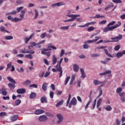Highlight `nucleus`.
I'll return each mask as SVG.
<instances>
[{"label":"nucleus","mask_w":125,"mask_h":125,"mask_svg":"<svg viewBox=\"0 0 125 125\" xmlns=\"http://www.w3.org/2000/svg\"><path fill=\"white\" fill-rule=\"evenodd\" d=\"M71 10H68L66 11V17H69V18H71V19H69L68 20H65L64 21V22L65 23L67 22H72V21H75V20H76V18H77V17H80L81 16V15H75V14H70L71 13Z\"/></svg>","instance_id":"obj_1"},{"label":"nucleus","mask_w":125,"mask_h":125,"mask_svg":"<svg viewBox=\"0 0 125 125\" xmlns=\"http://www.w3.org/2000/svg\"><path fill=\"white\" fill-rule=\"evenodd\" d=\"M122 25V23L120 21L118 22V24H115L113 26H107L105 28L103 29L104 33H106L107 32H110L111 31H113L114 29L118 28V27H120Z\"/></svg>","instance_id":"obj_2"},{"label":"nucleus","mask_w":125,"mask_h":125,"mask_svg":"<svg viewBox=\"0 0 125 125\" xmlns=\"http://www.w3.org/2000/svg\"><path fill=\"white\" fill-rule=\"evenodd\" d=\"M56 69L58 72H60L59 78H61V77H62V74L63 73V70H62L61 64L58 63L56 66Z\"/></svg>","instance_id":"obj_3"},{"label":"nucleus","mask_w":125,"mask_h":125,"mask_svg":"<svg viewBox=\"0 0 125 125\" xmlns=\"http://www.w3.org/2000/svg\"><path fill=\"white\" fill-rule=\"evenodd\" d=\"M56 117L58 119L57 124H58V125H60V124H61L62 122H63L64 118L63 117V116H62V114H57Z\"/></svg>","instance_id":"obj_4"},{"label":"nucleus","mask_w":125,"mask_h":125,"mask_svg":"<svg viewBox=\"0 0 125 125\" xmlns=\"http://www.w3.org/2000/svg\"><path fill=\"white\" fill-rule=\"evenodd\" d=\"M95 39L92 40H88L87 41L85 42V43H92L93 42H96L97 41H99V40H101V37L100 36H96L95 37Z\"/></svg>","instance_id":"obj_5"},{"label":"nucleus","mask_w":125,"mask_h":125,"mask_svg":"<svg viewBox=\"0 0 125 125\" xmlns=\"http://www.w3.org/2000/svg\"><path fill=\"white\" fill-rule=\"evenodd\" d=\"M123 39V36L120 34L119 36L114 37V38H111V40H114V41H112V42H119L120 40Z\"/></svg>","instance_id":"obj_6"},{"label":"nucleus","mask_w":125,"mask_h":125,"mask_svg":"<svg viewBox=\"0 0 125 125\" xmlns=\"http://www.w3.org/2000/svg\"><path fill=\"white\" fill-rule=\"evenodd\" d=\"M72 105H77V99H76V98L74 97L72 99V100L70 101V103L69 104V108L72 107Z\"/></svg>","instance_id":"obj_7"},{"label":"nucleus","mask_w":125,"mask_h":125,"mask_svg":"<svg viewBox=\"0 0 125 125\" xmlns=\"http://www.w3.org/2000/svg\"><path fill=\"white\" fill-rule=\"evenodd\" d=\"M35 36V33H32L28 38L25 37L24 39V42L25 43L27 44L28 42H29V41L31 40Z\"/></svg>","instance_id":"obj_8"},{"label":"nucleus","mask_w":125,"mask_h":125,"mask_svg":"<svg viewBox=\"0 0 125 125\" xmlns=\"http://www.w3.org/2000/svg\"><path fill=\"white\" fill-rule=\"evenodd\" d=\"M23 8H24V7L23 6L20 7L17 9V11L14 10L11 12V15L16 14L17 12H19L20 11H21V10H22V9H23Z\"/></svg>","instance_id":"obj_9"},{"label":"nucleus","mask_w":125,"mask_h":125,"mask_svg":"<svg viewBox=\"0 0 125 125\" xmlns=\"http://www.w3.org/2000/svg\"><path fill=\"white\" fill-rule=\"evenodd\" d=\"M17 92L18 94H24L26 92V89L25 88H20L17 90Z\"/></svg>","instance_id":"obj_10"},{"label":"nucleus","mask_w":125,"mask_h":125,"mask_svg":"<svg viewBox=\"0 0 125 125\" xmlns=\"http://www.w3.org/2000/svg\"><path fill=\"white\" fill-rule=\"evenodd\" d=\"M20 52L21 53H30V54H35V51H26L24 49V50L21 49Z\"/></svg>","instance_id":"obj_11"},{"label":"nucleus","mask_w":125,"mask_h":125,"mask_svg":"<svg viewBox=\"0 0 125 125\" xmlns=\"http://www.w3.org/2000/svg\"><path fill=\"white\" fill-rule=\"evenodd\" d=\"M39 120L40 121V122H45V121L47 120V117H46L45 115H42L39 117Z\"/></svg>","instance_id":"obj_12"},{"label":"nucleus","mask_w":125,"mask_h":125,"mask_svg":"<svg viewBox=\"0 0 125 125\" xmlns=\"http://www.w3.org/2000/svg\"><path fill=\"white\" fill-rule=\"evenodd\" d=\"M93 84L95 85H98L99 84H101L102 83H104V82H102L101 81H99L98 80H94L93 82Z\"/></svg>","instance_id":"obj_13"},{"label":"nucleus","mask_w":125,"mask_h":125,"mask_svg":"<svg viewBox=\"0 0 125 125\" xmlns=\"http://www.w3.org/2000/svg\"><path fill=\"white\" fill-rule=\"evenodd\" d=\"M52 57V64L53 65H55V63H57V57H56V55H53Z\"/></svg>","instance_id":"obj_14"},{"label":"nucleus","mask_w":125,"mask_h":125,"mask_svg":"<svg viewBox=\"0 0 125 125\" xmlns=\"http://www.w3.org/2000/svg\"><path fill=\"white\" fill-rule=\"evenodd\" d=\"M17 119H18V115H13L10 117V121L12 122H15V121H17Z\"/></svg>","instance_id":"obj_15"},{"label":"nucleus","mask_w":125,"mask_h":125,"mask_svg":"<svg viewBox=\"0 0 125 125\" xmlns=\"http://www.w3.org/2000/svg\"><path fill=\"white\" fill-rule=\"evenodd\" d=\"M41 103H47V99H46L45 96H44L41 98Z\"/></svg>","instance_id":"obj_16"},{"label":"nucleus","mask_w":125,"mask_h":125,"mask_svg":"<svg viewBox=\"0 0 125 125\" xmlns=\"http://www.w3.org/2000/svg\"><path fill=\"white\" fill-rule=\"evenodd\" d=\"M2 89V95H7V92L6 91V88H5V87L4 86H2L1 87Z\"/></svg>","instance_id":"obj_17"},{"label":"nucleus","mask_w":125,"mask_h":125,"mask_svg":"<svg viewBox=\"0 0 125 125\" xmlns=\"http://www.w3.org/2000/svg\"><path fill=\"white\" fill-rule=\"evenodd\" d=\"M63 5V2H58L55 3L51 5L52 7H55V6H61Z\"/></svg>","instance_id":"obj_18"},{"label":"nucleus","mask_w":125,"mask_h":125,"mask_svg":"<svg viewBox=\"0 0 125 125\" xmlns=\"http://www.w3.org/2000/svg\"><path fill=\"white\" fill-rule=\"evenodd\" d=\"M36 115H40V114H42L44 113V110L42 109H38L35 112Z\"/></svg>","instance_id":"obj_19"},{"label":"nucleus","mask_w":125,"mask_h":125,"mask_svg":"<svg viewBox=\"0 0 125 125\" xmlns=\"http://www.w3.org/2000/svg\"><path fill=\"white\" fill-rule=\"evenodd\" d=\"M42 89L44 91H46L47 90V83H44L42 85Z\"/></svg>","instance_id":"obj_20"},{"label":"nucleus","mask_w":125,"mask_h":125,"mask_svg":"<svg viewBox=\"0 0 125 125\" xmlns=\"http://www.w3.org/2000/svg\"><path fill=\"white\" fill-rule=\"evenodd\" d=\"M111 61V58H107L105 61H101V63L104 64V65H106L108 63V61Z\"/></svg>","instance_id":"obj_21"},{"label":"nucleus","mask_w":125,"mask_h":125,"mask_svg":"<svg viewBox=\"0 0 125 125\" xmlns=\"http://www.w3.org/2000/svg\"><path fill=\"white\" fill-rule=\"evenodd\" d=\"M75 78H76V75L75 74L72 75L71 78V80L69 83L70 85H71V84H73V82L75 81Z\"/></svg>","instance_id":"obj_22"},{"label":"nucleus","mask_w":125,"mask_h":125,"mask_svg":"<svg viewBox=\"0 0 125 125\" xmlns=\"http://www.w3.org/2000/svg\"><path fill=\"white\" fill-rule=\"evenodd\" d=\"M80 72L81 73L82 78H83V79H84L86 76H85V73H84V70H83V69L81 68Z\"/></svg>","instance_id":"obj_23"},{"label":"nucleus","mask_w":125,"mask_h":125,"mask_svg":"<svg viewBox=\"0 0 125 125\" xmlns=\"http://www.w3.org/2000/svg\"><path fill=\"white\" fill-rule=\"evenodd\" d=\"M8 86H9L10 89H11V90L14 89V88H15V87H16L15 84H12L11 83H9L8 84Z\"/></svg>","instance_id":"obj_24"},{"label":"nucleus","mask_w":125,"mask_h":125,"mask_svg":"<svg viewBox=\"0 0 125 125\" xmlns=\"http://www.w3.org/2000/svg\"><path fill=\"white\" fill-rule=\"evenodd\" d=\"M79 65L75 64L73 65V71L74 72H79Z\"/></svg>","instance_id":"obj_25"},{"label":"nucleus","mask_w":125,"mask_h":125,"mask_svg":"<svg viewBox=\"0 0 125 125\" xmlns=\"http://www.w3.org/2000/svg\"><path fill=\"white\" fill-rule=\"evenodd\" d=\"M7 79L9 80V82H10V83H16V82H15V80H14V79H12L11 77H7Z\"/></svg>","instance_id":"obj_26"},{"label":"nucleus","mask_w":125,"mask_h":125,"mask_svg":"<svg viewBox=\"0 0 125 125\" xmlns=\"http://www.w3.org/2000/svg\"><path fill=\"white\" fill-rule=\"evenodd\" d=\"M102 102V98L99 99L97 102V108H99L100 105H101V103Z\"/></svg>","instance_id":"obj_27"},{"label":"nucleus","mask_w":125,"mask_h":125,"mask_svg":"<svg viewBox=\"0 0 125 125\" xmlns=\"http://www.w3.org/2000/svg\"><path fill=\"white\" fill-rule=\"evenodd\" d=\"M37 96V94L35 92H32L29 96L30 98L31 99H33V98H35V97Z\"/></svg>","instance_id":"obj_28"},{"label":"nucleus","mask_w":125,"mask_h":125,"mask_svg":"<svg viewBox=\"0 0 125 125\" xmlns=\"http://www.w3.org/2000/svg\"><path fill=\"white\" fill-rule=\"evenodd\" d=\"M51 48L53 49V50H56V49H57V48L55 46L50 45H48L47 46L48 49H50V50H51Z\"/></svg>","instance_id":"obj_29"},{"label":"nucleus","mask_w":125,"mask_h":125,"mask_svg":"<svg viewBox=\"0 0 125 125\" xmlns=\"http://www.w3.org/2000/svg\"><path fill=\"white\" fill-rule=\"evenodd\" d=\"M31 83V81L26 80L22 83V85H29Z\"/></svg>","instance_id":"obj_30"},{"label":"nucleus","mask_w":125,"mask_h":125,"mask_svg":"<svg viewBox=\"0 0 125 125\" xmlns=\"http://www.w3.org/2000/svg\"><path fill=\"white\" fill-rule=\"evenodd\" d=\"M63 103H64V101L62 100L56 104V107H58L60 106H61V105L63 104Z\"/></svg>","instance_id":"obj_31"},{"label":"nucleus","mask_w":125,"mask_h":125,"mask_svg":"<svg viewBox=\"0 0 125 125\" xmlns=\"http://www.w3.org/2000/svg\"><path fill=\"white\" fill-rule=\"evenodd\" d=\"M123 91V88L121 87H119L116 89V93H121V92H122Z\"/></svg>","instance_id":"obj_32"},{"label":"nucleus","mask_w":125,"mask_h":125,"mask_svg":"<svg viewBox=\"0 0 125 125\" xmlns=\"http://www.w3.org/2000/svg\"><path fill=\"white\" fill-rule=\"evenodd\" d=\"M7 116V113L5 112H2L0 113V117L1 118H3V117H6Z\"/></svg>","instance_id":"obj_33"},{"label":"nucleus","mask_w":125,"mask_h":125,"mask_svg":"<svg viewBox=\"0 0 125 125\" xmlns=\"http://www.w3.org/2000/svg\"><path fill=\"white\" fill-rule=\"evenodd\" d=\"M0 31L1 32H6V33H9V31L5 30V28L3 26L0 27Z\"/></svg>","instance_id":"obj_34"},{"label":"nucleus","mask_w":125,"mask_h":125,"mask_svg":"<svg viewBox=\"0 0 125 125\" xmlns=\"http://www.w3.org/2000/svg\"><path fill=\"white\" fill-rule=\"evenodd\" d=\"M104 53H105V54L106 55H107V56L108 57H111L112 58H113V56L112 55H111V54H110V53H109V52H108V50H107V49H104Z\"/></svg>","instance_id":"obj_35"},{"label":"nucleus","mask_w":125,"mask_h":125,"mask_svg":"<svg viewBox=\"0 0 125 125\" xmlns=\"http://www.w3.org/2000/svg\"><path fill=\"white\" fill-rule=\"evenodd\" d=\"M70 79H71V77L69 76L65 78V81H64V85H66L67 83H68V82L69 81H70Z\"/></svg>","instance_id":"obj_36"},{"label":"nucleus","mask_w":125,"mask_h":125,"mask_svg":"<svg viewBox=\"0 0 125 125\" xmlns=\"http://www.w3.org/2000/svg\"><path fill=\"white\" fill-rule=\"evenodd\" d=\"M5 40H6L7 41H9L10 40H13V36H5Z\"/></svg>","instance_id":"obj_37"},{"label":"nucleus","mask_w":125,"mask_h":125,"mask_svg":"<svg viewBox=\"0 0 125 125\" xmlns=\"http://www.w3.org/2000/svg\"><path fill=\"white\" fill-rule=\"evenodd\" d=\"M32 54L29 53V54L25 55V58H28L29 59H33V56L32 55Z\"/></svg>","instance_id":"obj_38"},{"label":"nucleus","mask_w":125,"mask_h":125,"mask_svg":"<svg viewBox=\"0 0 125 125\" xmlns=\"http://www.w3.org/2000/svg\"><path fill=\"white\" fill-rule=\"evenodd\" d=\"M105 110H106V111H111L112 107L110 106V105H108L105 107Z\"/></svg>","instance_id":"obj_39"},{"label":"nucleus","mask_w":125,"mask_h":125,"mask_svg":"<svg viewBox=\"0 0 125 125\" xmlns=\"http://www.w3.org/2000/svg\"><path fill=\"white\" fill-rule=\"evenodd\" d=\"M123 53L121 52H118L116 54V57L117 58H121V57H123Z\"/></svg>","instance_id":"obj_40"},{"label":"nucleus","mask_w":125,"mask_h":125,"mask_svg":"<svg viewBox=\"0 0 125 125\" xmlns=\"http://www.w3.org/2000/svg\"><path fill=\"white\" fill-rule=\"evenodd\" d=\"M17 70L19 73H24V69L23 67L18 68Z\"/></svg>","instance_id":"obj_41"},{"label":"nucleus","mask_w":125,"mask_h":125,"mask_svg":"<svg viewBox=\"0 0 125 125\" xmlns=\"http://www.w3.org/2000/svg\"><path fill=\"white\" fill-rule=\"evenodd\" d=\"M91 57L94 58V57H99L100 56V54L99 53H93L91 55Z\"/></svg>","instance_id":"obj_42"},{"label":"nucleus","mask_w":125,"mask_h":125,"mask_svg":"<svg viewBox=\"0 0 125 125\" xmlns=\"http://www.w3.org/2000/svg\"><path fill=\"white\" fill-rule=\"evenodd\" d=\"M22 19L21 18H14V21L13 22H19L20 21H22Z\"/></svg>","instance_id":"obj_43"},{"label":"nucleus","mask_w":125,"mask_h":125,"mask_svg":"<svg viewBox=\"0 0 125 125\" xmlns=\"http://www.w3.org/2000/svg\"><path fill=\"white\" fill-rule=\"evenodd\" d=\"M34 11L35 12L34 19H37V18H38V17H39V12H38V10H37V9H35Z\"/></svg>","instance_id":"obj_44"},{"label":"nucleus","mask_w":125,"mask_h":125,"mask_svg":"<svg viewBox=\"0 0 125 125\" xmlns=\"http://www.w3.org/2000/svg\"><path fill=\"white\" fill-rule=\"evenodd\" d=\"M103 17H104V16H100V15L97 14L94 17H91V18H102Z\"/></svg>","instance_id":"obj_45"},{"label":"nucleus","mask_w":125,"mask_h":125,"mask_svg":"<svg viewBox=\"0 0 125 125\" xmlns=\"http://www.w3.org/2000/svg\"><path fill=\"white\" fill-rule=\"evenodd\" d=\"M106 23H107V21L106 20H103V21H101L99 23V25H105V24H106Z\"/></svg>","instance_id":"obj_46"},{"label":"nucleus","mask_w":125,"mask_h":125,"mask_svg":"<svg viewBox=\"0 0 125 125\" xmlns=\"http://www.w3.org/2000/svg\"><path fill=\"white\" fill-rule=\"evenodd\" d=\"M112 2L114 3H122L123 2V1L121 0H112Z\"/></svg>","instance_id":"obj_47"},{"label":"nucleus","mask_w":125,"mask_h":125,"mask_svg":"<svg viewBox=\"0 0 125 125\" xmlns=\"http://www.w3.org/2000/svg\"><path fill=\"white\" fill-rule=\"evenodd\" d=\"M69 26H62L60 28L61 30H63V31H66V30H68L69 29Z\"/></svg>","instance_id":"obj_48"},{"label":"nucleus","mask_w":125,"mask_h":125,"mask_svg":"<svg viewBox=\"0 0 125 125\" xmlns=\"http://www.w3.org/2000/svg\"><path fill=\"white\" fill-rule=\"evenodd\" d=\"M15 105L16 106H18L21 103V100L18 99L15 101Z\"/></svg>","instance_id":"obj_49"},{"label":"nucleus","mask_w":125,"mask_h":125,"mask_svg":"<svg viewBox=\"0 0 125 125\" xmlns=\"http://www.w3.org/2000/svg\"><path fill=\"white\" fill-rule=\"evenodd\" d=\"M116 23V21H112L110 22H109L107 25V27H110V26H113V25H114V24Z\"/></svg>","instance_id":"obj_50"},{"label":"nucleus","mask_w":125,"mask_h":125,"mask_svg":"<svg viewBox=\"0 0 125 125\" xmlns=\"http://www.w3.org/2000/svg\"><path fill=\"white\" fill-rule=\"evenodd\" d=\"M45 37H46V33H45V32H44V33H42L40 35V38L41 39H44V38H45Z\"/></svg>","instance_id":"obj_51"},{"label":"nucleus","mask_w":125,"mask_h":125,"mask_svg":"<svg viewBox=\"0 0 125 125\" xmlns=\"http://www.w3.org/2000/svg\"><path fill=\"white\" fill-rule=\"evenodd\" d=\"M86 24L87 27L88 26H89V25H94V24H96V21H91L90 22L87 23Z\"/></svg>","instance_id":"obj_52"},{"label":"nucleus","mask_w":125,"mask_h":125,"mask_svg":"<svg viewBox=\"0 0 125 125\" xmlns=\"http://www.w3.org/2000/svg\"><path fill=\"white\" fill-rule=\"evenodd\" d=\"M31 47H34V46H36L37 45V43L36 42H30V43Z\"/></svg>","instance_id":"obj_53"},{"label":"nucleus","mask_w":125,"mask_h":125,"mask_svg":"<svg viewBox=\"0 0 125 125\" xmlns=\"http://www.w3.org/2000/svg\"><path fill=\"white\" fill-rule=\"evenodd\" d=\"M7 19L8 20H10V21H11V22H14V18L11 17V16H8Z\"/></svg>","instance_id":"obj_54"},{"label":"nucleus","mask_w":125,"mask_h":125,"mask_svg":"<svg viewBox=\"0 0 125 125\" xmlns=\"http://www.w3.org/2000/svg\"><path fill=\"white\" fill-rule=\"evenodd\" d=\"M120 48H121V46H120V45H117L115 46L114 50H115L116 51H118V50H119Z\"/></svg>","instance_id":"obj_55"},{"label":"nucleus","mask_w":125,"mask_h":125,"mask_svg":"<svg viewBox=\"0 0 125 125\" xmlns=\"http://www.w3.org/2000/svg\"><path fill=\"white\" fill-rule=\"evenodd\" d=\"M103 94V91L102 90V89L99 88V94L98 96V97H100L101 95Z\"/></svg>","instance_id":"obj_56"},{"label":"nucleus","mask_w":125,"mask_h":125,"mask_svg":"<svg viewBox=\"0 0 125 125\" xmlns=\"http://www.w3.org/2000/svg\"><path fill=\"white\" fill-rule=\"evenodd\" d=\"M88 32H91V31H93L94 30V27L90 26L88 28H87Z\"/></svg>","instance_id":"obj_57"},{"label":"nucleus","mask_w":125,"mask_h":125,"mask_svg":"<svg viewBox=\"0 0 125 125\" xmlns=\"http://www.w3.org/2000/svg\"><path fill=\"white\" fill-rule=\"evenodd\" d=\"M29 87H34V88H38V85L36 84H32L29 86Z\"/></svg>","instance_id":"obj_58"},{"label":"nucleus","mask_w":125,"mask_h":125,"mask_svg":"<svg viewBox=\"0 0 125 125\" xmlns=\"http://www.w3.org/2000/svg\"><path fill=\"white\" fill-rule=\"evenodd\" d=\"M44 75V72H42L38 74V76L40 77V78H42V77H43Z\"/></svg>","instance_id":"obj_59"},{"label":"nucleus","mask_w":125,"mask_h":125,"mask_svg":"<svg viewBox=\"0 0 125 125\" xmlns=\"http://www.w3.org/2000/svg\"><path fill=\"white\" fill-rule=\"evenodd\" d=\"M22 3H23V1H22L21 0H18L16 1V3L17 4H22Z\"/></svg>","instance_id":"obj_60"},{"label":"nucleus","mask_w":125,"mask_h":125,"mask_svg":"<svg viewBox=\"0 0 125 125\" xmlns=\"http://www.w3.org/2000/svg\"><path fill=\"white\" fill-rule=\"evenodd\" d=\"M119 95L121 97V98L125 97V92H121L119 94Z\"/></svg>","instance_id":"obj_61"},{"label":"nucleus","mask_w":125,"mask_h":125,"mask_svg":"<svg viewBox=\"0 0 125 125\" xmlns=\"http://www.w3.org/2000/svg\"><path fill=\"white\" fill-rule=\"evenodd\" d=\"M54 96V93L53 92V91H51L50 92V97H51V98H53Z\"/></svg>","instance_id":"obj_62"},{"label":"nucleus","mask_w":125,"mask_h":125,"mask_svg":"<svg viewBox=\"0 0 125 125\" xmlns=\"http://www.w3.org/2000/svg\"><path fill=\"white\" fill-rule=\"evenodd\" d=\"M51 88H52V90L54 91L55 90V85H54V84H52L50 85Z\"/></svg>","instance_id":"obj_63"},{"label":"nucleus","mask_w":125,"mask_h":125,"mask_svg":"<svg viewBox=\"0 0 125 125\" xmlns=\"http://www.w3.org/2000/svg\"><path fill=\"white\" fill-rule=\"evenodd\" d=\"M120 18L121 19H122V20H124V19H125V14L122 15L120 16Z\"/></svg>","instance_id":"obj_64"}]
</instances>
